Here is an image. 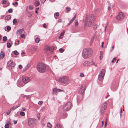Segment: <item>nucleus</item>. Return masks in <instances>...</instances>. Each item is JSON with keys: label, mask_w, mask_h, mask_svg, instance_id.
<instances>
[{"label": "nucleus", "mask_w": 128, "mask_h": 128, "mask_svg": "<svg viewBox=\"0 0 128 128\" xmlns=\"http://www.w3.org/2000/svg\"><path fill=\"white\" fill-rule=\"evenodd\" d=\"M94 20V17L93 15L88 16V15L86 14L85 20L86 25L89 26H92L93 24Z\"/></svg>", "instance_id": "obj_1"}, {"label": "nucleus", "mask_w": 128, "mask_h": 128, "mask_svg": "<svg viewBox=\"0 0 128 128\" xmlns=\"http://www.w3.org/2000/svg\"><path fill=\"white\" fill-rule=\"evenodd\" d=\"M92 54V51L90 48H86L83 49L82 53V57L85 58L90 56Z\"/></svg>", "instance_id": "obj_2"}, {"label": "nucleus", "mask_w": 128, "mask_h": 128, "mask_svg": "<svg viewBox=\"0 0 128 128\" xmlns=\"http://www.w3.org/2000/svg\"><path fill=\"white\" fill-rule=\"evenodd\" d=\"M37 70L40 72H43L45 70L46 66L45 64L42 63H39L37 65Z\"/></svg>", "instance_id": "obj_3"}, {"label": "nucleus", "mask_w": 128, "mask_h": 128, "mask_svg": "<svg viewBox=\"0 0 128 128\" xmlns=\"http://www.w3.org/2000/svg\"><path fill=\"white\" fill-rule=\"evenodd\" d=\"M59 81L61 83L66 84H68L70 82L67 76H63L60 78Z\"/></svg>", "instance_id": "obj_4"}, {"label": "nucleus", "mask_w": 128, "mask_h": 128, "mask_svg": "<svg viewBox=\"0 0 128 128\" xmlns=\"http://www.w3.org/2000/svg\"><path fill=\"white\" fill-rule=\"evenodd\" d=\"M71 106V102H68L64 104L62 109L64 111H67L70 109Z\"/></svg>", "instance_id": "obj_5"}, {"label": "nucleus", "mask_w": 128, "mask_h": 128, "mask_svg": "<svg viewBox=\"0 0 128 128\" xmlns=\"http://www.w3.org/2000/svg\"><path fill=\"white\" fill-rule=\"evenodd\" d=\"M105 73V71L104 70L102 69L100 70L98 76V79L100 80H101L103 79Z\"/></svg>", "instance_id": "obj_6"}, {"label": "nucleus", "mask_w": 128, "mask_h": 128, "mask_svg": "<svg viewBox=\"0 0 128 128\" xmlns=\"http://www.w3.org/2000/svg\"><path fill=\"white\" fill-rule=\"evenodd\" d=\"M36 120L35 119L33 118H30L28 120V125L30 127L34 126Z\"/></svg>", "instance_id": "obj_7"}, {"label": "nucleus", "mask_w": 128, "mask_h": 128, "mask_svg": "<svg viewBox=\"0 0 128 128\" xmlns=\"http://www.w3.org/2000/svg\"><path fill=\"white\" fill-rule=\"evenodd\" d=\"M107 106V104L106 102H105L102 104L100 110V112H101L102 114L104 112Z\"/></svg>", "instance_id": "obj_8"}, {"label": "nucleus", "mask_w": 128, "mask_h": 128, "mask_svg": "<svg viewBox=\"0 0 128 128\" xmlns=\"http://www.w3.org/2000/svg\"><path fill=\"white\" fill-rule=\"evenodd\" d=\"M22 79L23 82L24 84L29 82L30 80V78L25 76H22Z\"/></svg>", "instance_id": "obj_9"}, {"label": "nucleus", "mask_w": 128, "mask_h": 128, "mask_svg": "<svg viewBox=\"0 0 128 128\" xmlns=\"http://www.w3.org/2000/svg\"><path fill=\"white\" fill-rule=\"evenodd\" d=\"M86 90V86L84 85L81 86L80 87L78 90V93L81 94H83Z\"/></svg>", "instance_id": "obj_10"}, {"label": "nucleus", "mask_w": 128, "mask_h": 128, "mask_svg": "<svg viewBox=\"0 0 128 128\" xmlns=\"http://www.w3.org/2000/svg\"><path fill=\"white\" fill-rule=\"evenodd\" d=\"M123 14L122 12H120L117 16L116 17V18L118 20H122L123 18Z\"/></svg>", "instance_id": "obj_11"}, {"label": "nucleus", "mask_w": 128, "mask_h": 128, "mask_svg": "<svg viewBox=\"0 0 128 128\" xmlns=\"http://www.w3.org/2000/svg\"><path fill=\"white\" fill-rule=\"evenodd\" d=\"M25 84L23 82L20 80H18L17 82V85L19 87H21L24 85Z\"/></svg>", "instance_id": "obj_12"}, {"label": "nucleus", "mask_w": 128, "mask_h": 128, "mask_svg": "<svg viewBox=\"0 0 128 128\" xmlns=\"http://www.w3.org/2000/svg\"><path fill=\"white\" fill-rule=\"evenodd\" d=\"M8 66H14L15 65V64L14 63V62L13 60H9L7 63V64Z\"/></svg>", "instance_id": "obj_13"}, {"label": "nucleus", "mask_w": 128, "mask_h": 128, "mask_svg": "<svg viewBox=\"0 0 128 128\" xmlns=\"http://www.w3.org/2000/svg\"><path fill=\"white\" fill-rule=\"evenodd\" d=\"M44 50L46 51L48 50L52 51L53 50L51 47H50L48 46H46L45 47Z\"/></svg>", "instance_id": "obj_14"}, {"label": "nucleus", "mask_w": 128, "mask_h": 128, "mask_svg": "<svg viewBox=\"0 0 128 128\" xmlns=\"http://www.w3.org/2000/svg\"><path fill=\"white\" fill-rule=\"evenodd\" d=\"M83 65L85 66L88 67L90 66V62L87 61L85 62L83 64Z\"/></svg>", "instance_id": "obj_15"}, {"label": "nucleus", "mask_w": 128, "mask_h": 128, "mask_svg": "<svg viewBox=\"0 0 128 128\" xmlns=\"http://www.w3.org/2000/svg\"><path fill=\"white\" fill-rule=\"evenodd\" d=\"M117 88L118 87L117 86L113 85L111 87V89L112 91H114L117 89Z\"/></svg>", "instance_id": "obj_16"}, {"label": "nucleus", "mask_w": 128, "mask_h": 128, "mask_svg": "<svg viewBox=\"0 0 128 128\" xmlns=\"http://www.w3.org/2000/svg\"><path fill=\"white\" fill-rule=\"evenodd\" d=\"M64 33L65 32L64 30L62 31L61 32L60 34V36L59 37V39H62L63 38L64 36Z\"/></svg>", "instance_id": "obj_17"}, {"label": "nucleus", "mask_w": 128, "mask_h": 128, "mask_svg": "<svg viewBox=\"0 0 128 128\" xmlns=\"http://www.w3.org/2000/svg\"><path fill=\"white\" fill-rule=\"evenodd\" d=\"M59 15V13L58 12H56L55 13H54V16L55 18L56 19H57V16H58Z\"/></svg>", "instance_id": "obj_18"}, {"label": "nucleus", "mask_w": 128, "mask_h": 128, "mask_svg": "<svg viewBox=\"0 0 128 128\" xmlns=\"http://www.w3.org/2000/svg\"><path fill=\"white\" fill-rule=\"evenodd\" d=\"M5 56V54L2 51L0 53V56L2 58H3Z\"/></svg>", "instance_id": "obj_19"}, {"label": "nucleus", "mask_w": 128, "mask_h": 128, "mask_svg": "<svg viewBox=\"0 0 128 128\" xmlns=\"http://www.w3.org/2000/svg\"><path fill=\"white\" fill-rule=\"evenodd\" d=\"M24 31V29L23 28H22L21 29H20L18 30L17 31L18 32V33H19V34H20L22 33Z\"/></svg>", "instance_id": "obj_20"}, {"label": "nucleus", "mask_w": 128, "mask_h": 128, "mask_svg": "<svg viewBox=\"0 0 128 128\" xmlns=\"http://www.w3.org/2000/svg\"><path fill=\"white\" fill-rule=\"evenodd\" d=\"M40 5V3L37 0L34 3V5L36 6H37Z\"/></svg>", "instance_id": "obj_21"}, {"label": "nucleus", "mask_w": 128, "mask_h": 128, "mask_svg": "<svg viewBox=\"0 0 128 128\" xmlns=\"http://www.w3.org/2000/svg\"><path fill=\"white\" fill-rule=\"evenodd\" d=\"M55 128H62V127L59 124H58L56 125Z\"/></svg>", "instance_id": "obj_22"}, {"label": "nucleus", "mask_w": 128, "mask_h": 128, "mask_svg": "<svg viewBox=\"0 0 128 128\" xmlns=\"http://www.w3.org/2000/svg\"><path fill=\"white\" fill-rule=\"evenodd\" d=\"M11 111V109H10L7 112H6L5 113V115L6 116L8 115L10 113Z\"/></svg>", "instance_id": "obj_23"}, {"label": "nucleus", "mask_w": 128, "mask_h": 128, "mask_svg": "<svg viewBox=\"0 0 128 128\" xmlns=\"http://www.w3.org/2000/svg\"><path fill=\"white\" fill-rule=\"evenodd\" d=\"M11 18V16L10 15H8L5 17V19L6 20H8Z\"/></svg>", "instance_id": "obj_24"}, {"label": "nucleus", "mask_w": 128, "mask_h": 128, "mask_svg": "<svg viewBox=\"0 0 128 128\" xmlns=\"http://www.w3.org/2000/svg\"><path fill=\"white\" fill-rule=\"evenodd\" d=\"M47 126L49 128H51V127L52 126V124L49 122H48V123Z\"/></svg>", "instance_id": "obj_25"}, {"label": "nucleus", "mask_w": 128, "mask_h": 128, "mask_svg": "<svg viewBox=\"0 0 128 128\" xmlns=\"http://www.w3.org/2000/svg\"><path fill=\"white\" fill-rule=\"evenodd\" d=\"M40 40V38H37L35 39V42L36 43H38Z\"/></svg>", "instance_id": "obj_26"}, {"label": "nucleus", "mask_w": 128, "mask_h": 128, "mask_svg": "<svg viewBox=\"0 0 128 128\" xmlns=\"http://www.w3.org/2000/svg\"><path fill=\"white\" fill-rule=\"evenodd\" d=\"M92 65H94L95 66H97V65L93 61V60H92Z\"/></svg>", "instance_id": "obj_27"}, {"label": "nucleus", "mask_w": 128, "mask_h": 128, "mask_svg": "<svg viewBox=\"0 0 128 128\" xmlns=\"http://www.w3.org/2000/svg\"><path fill=\"white\" fill-rule=\"evenodd\" d=\"M28 8L30 10H32L33 8V6L31 5H30L29 6Z\"/></svg>", "instance_id": "obj_28"}, {"label": "nucleus", "mask_w": 128, "mask_h": 128, "mask_svg": "<svg viewBox=\"0 0 128 128\" xmlns=\"http://www.w3.org/2000/svg\"><path fill=\"white\" fill-rule=\"evenodd\" d=\"M17 22V21L16 18L14 19L13 20V24H16Z\"/></svg>", "instance_id": "obj_29"}, {"label": "nucleus", "mask_w": 128, "mask_h": 128, "mask_svg": "<svg viewBox=\"0 0 128 128\" xmlns=\"http://www.w3.org/2000/svg\"><path fill=\"white\" fill-rule=\"evenodd\" d=\"M29 67V66L28 65H27L25 67V68L24 69V71L26 70Z\"/></svg>", "instance_id": "obj_30"}, {"label": "nucleus", "mask_w": 128, "mask_h": 128, "mask_svg": "<svg viewBox=\"0 0 128 128\" xmlns=\"http://www.w3.org/2000/svg\"><path fill=\"white\" fill-rule=\"evenodd\" d=\"M57 89L56 88H54L53 89V92H54L55 93H56L57 92Z\"/></svg>", "instance_id": "obj_31"}, {"label": "nucleus", "mask_w": 128, "mask_h": 128, "mask_svg": "<svg viewBox=\"0 0 128 128\" xmlns=\"http://www.w3.org/2000/svg\"><path fill=\"white\" fill-rule=\"evenodd\" d=\"M7 46L8 48H10L11 47L10 44L9 42L7 43Z\"/></svg>", "instance_id": "obj_32"}, {"label": "nucleus", "mask_w": 128, "mask_h": 128, "mask_svg": "<svg viewBox=\"0 0 128 128\" xmlns=\"http://www.w3.org/2000/svg\"><path fill=\"white\" fill-rule=\"evenodd\" d=\"M7 38L6 36H4L3 38V40L4 41L6 40Z\"/></svg>", "instance_id": "obj_33"}, {"label": "nucleus", "mask_w": 128, "mask_h": 128, "mask_svg": "<svg viewBox=\"0 0 128 128\" xmlns=\"http://www.w3.org/2000/svg\"><path fill=\"white\" fill-rule=\"evenodd\" d=\"M20 114L22 116H24L25 115V113L24 112H20Z\"/></svg>", "instance_id": "obj_34"}, {"label": "nucleus", "mask_w": 128, "mask_h": 128, "mask_svg": "<svg viewBox=\"0 0 128 128\" xmlns=\"http://www.w3.org/2000/svg\"><path fill=\"white\" fill-rule=\"evenodd\" d=\"M12 9L11 8L9 9L8 10V12L10 13L12 12Z\"/></svg>", "instance_id": "obj_35"}, {"label": "nucleus", "mask_w": 128, "mask_h": 128, "mask_svg": "<svg viewBox=\"0 0 128 128\" xmlns=\"http://www.w3.org/2000/svg\"><path fill=\"white\" fill-rule=\"evenodd\" d=\"M4 127L5 128H8L9 127L8 124H6L4 126Z\"/></svg>", "instance_id": "obj_36"}, {"label": "nucleus", "mask_w": 128, "mask_h": 128, "mask_svg": "<svg viewBox=\"0 0 128 128\" xmlns=\"http://www.w3.org/2000/svg\"><path fill=\"white\" fill-rule=\"evenodd\" d=\"M64 50L62 48H60L59 50V51L60 52H62L64 51Z\"/></svg>", "instance_id": "obj_37"}, {"label": "nucleus", "mask_w": 128, "mask_h": 128, "mask_svg": "<svg viewBox=\"0 0 128 128\" xmlns=\"http://www.w3.org/2000/svg\"><path fill=\"white\" fill-rule=\"evenodd\" d=\"M14 54L15 55H18V52L16 51L15 50L14 51Z\"/></svg>", "instance_id": "obj_38"}, {"label": "nucleus", "mask_w": 128, "mask_h": 128, "mask_svg": "<svg viewBox=\"0 0 128 128\" xmlns=\"http://www.w3.org/2000/svg\"><path fill=\"white\" fill-rule=\"evenodd\" d=\"M66 10L68 12H69L70 10V8L67 7L66 9Z\"/></svg>", "instance_id": "obj_39"}, {"label": "nucleus", "mask_w": 128, "mask_h": 128, "mask_svg": "<svg viewBox=\"0 0 128 128\" xmlns=\"http://www.w3.org/2000/svg\"><path fill=\"white\" fill-rule=\"evenodd\" d=\"M21 38H24L25 37V36L24 34H22L21 35Z\"/></svg>", "instance_id": "obj_40"}, {"label": "nucleus", "mask_w": 128, "mask_h": 128, "mask_svg": "<svg viewBox=\"0 0 128 128\" xmlns=\"http://www.w3.org/2000/svg\"><path fill=\"white\" fill-rule=\"evenodd\" d=\"M80 76L81 77H83L84 76V75L83 73H81L80 74Z\"/></svg>", "instance_id": "obj_41"}, {"label": "nucleus", "mask_w": 128, "mask_h": 128, "mask_svg": "<svg viewBox=\"0 0 128 128\" xmlns=\"http://www.w3.org/2000/svg\"><path fill=\"white\" fill-rule=\"evenodd\" d=\"M42 103H43V102L42 101H40L38 102V104L40 105H41L42 104Z\"/></svg>", "instance_id": "obj_42"}, {"label": "nucleus", "mask_w": 128, "mask_h": 128, "mask_svg": "<svg viewBox=\"0 0 128 128\" xmlns=\"http://www.w3.org/2000/svg\"><path fill=\"white\" fill-rule=\"evenodd\" d=\"M7 30L8 31H10L11 30V28L10 26H8L7 28Z\"/></svg>", "instance_id": "obj_43"}, {"label": "nucleus", "mask_w": 128, "mask_h": 128, "mask_svg": "<svg viewBox=\"0 0 128 128\" xmlns=\"http://www.w3.org/2000/svg\"><path fill=\"white\" fill-rule=\"evenodd\" d=\"M15 4H16L17 5H18V2H15V3H12V5L13 6H15Z\"/></svg>", "instance_id": "obj_44"}, {"label": "nucleus", "mask_w": 128, "mask_h": 128, "mask_svg": "<svg viewBox=\"0 0 128 128\" xmlns=\"http://www.w3.org/2000/svg\"><path fill=\"white\" fill-rule=\"evenodd\" d=\"M6 2L5 0H3L2 1V4H5L6 3Z\"/></svg>", "instance_id": "obj_45"}, {"label": "nucleus", "mask_w": 128, "mask_h": 128, "mask_svg": "<svg viewBox=\"0 0 128 128\" xmlns=\"http://www.w3.org/2000/svg\"><path fill=\"white\" fill-rule=\"evenodd\" d=\"M78 22L77 21L75 23V25L76 26H78Z\"/></svg>", "instance_id": "obj_46"}, {"label": "nucleus", "mask_w": 128, "mask_h": 128, "mask_svg": "<svg viewBox=\"0 0 128 128\" xmlns=\"http://www.w3.org/2000/svg\"><path fill=\"white\" fill-rule=\"evenodd\" d=\"M97 27H98L97 25H95L94 27V30L96 29Z\"/></svg>", "instance_id": "obj_47"}, {"label": "nucleus", "mask_w": 128, "mask_h": 128, "mask_svg": "<svg viewBox=\"0 0 128 128\" xmlns=\"http://www.w3.org/2000/svg\"><path fill=\"white\" fill-rule=\"evenodd\" d=\"M40 114H38V120H39L40 119Z\"/></svg>", "instance_id": "obj_48"}, {"label": "nucleus", "mask_w": 128, "mask_h": 128, "mask_svg": "<svg viewBox=\"0 0 128 128\" xmlns=\"http://www.w3.org/2000/svg\"><path fill=\"white\" fill-rule=\"evenodd\" d=\"M116 60V58H113L112 60V62H114V60Z\"/></svg>", "instance_id": "obj_49"}, {"label": "nucleus", "mask_w": 128, "mask_h": 128, "mask_svg": "<svg viewBox=\"0 0 128 128\" xmlns=\"http://www.w3.org/2000/svg\"><path fill=\"white\" fill-rule=\"evenodd\" d=\"M16 108H15V107L14 106H13V107H12L11 108V109H11V110H12V109L14 110H15V109H16Z\"/></svg>", "instance_id": "obj_50"}, {"label": "nucleus", "mask_w": 128, "mask_h": 128, "mask_svg": "<svg viewBox=\"0 0 128 128\" xmlns=\"http://www.w3.org/2000/svg\"><path fill=\"white\" fill-rule=\"evenodd\" d=\"M43 27L45 28H46V26H47V25L45 24H43Z\"/></svg>", "instance_id": "obj_51"}, {"label": "nucleus", "mask_w": 128, "mask_h": 128, "mask_svg": "<svg viewBox=\"0 0 128 128\" xmlns=\"http://www.w3.org/2000/svg\"><path fill=\"white\" fill-rule=\"evenodd\" d=\"M62 22V20L61 19H59L58 20V22Z\"/></svg>", "instance_id": "obj_52"}, {"label": "nucleus", "mask_w": 128, "mask_h": 128, "mask_svg": "<svg viewBox=\"0 0 128 128\" xmlns=\"http://www.w3.org/2000/svg\"><path fill=\"white\" fill-rule=\"evenodd\" d=\"M18 67L20 69H21L22 68V66L21 65H20L18 66Z\"/></svg>", "instance_id": "obj_53"}, {"label": "nucleus", "mask_w": 128, "mask_h": 128, "mask_svg": "<svg viewBox=\"0 0 128 128\" xmlns=\"http://www.w3.org/2000/svg\"><path fill=\"white\" fill-rule=\"evenodd\" d=\"M74 20V19H73V18H72L71 20L70 21V22L72 23L73 22Z\"/></svg>", "instance_id": "obj_54"}, {"label": "nucleus", "mask_w": 128, "mask_h": 128, "mask_svg": "<svg viewBox=\"0 0 128 128\" xmlns=\"http://www.w3.org/2000/svg\"><path fill=\"white\" fill-rule=\"evenodd\" d=\"M104 44V42H102V45H101V46H102V48H103V47H104L103 44Z\"/></svg>", "instance_id": "obj_55"}, {"label": "nucleus", "mask_w": 128, "mask_h": 128, "mask_svg": "<svg viewBox=\"0 0 128 128\" xmlns=\"http://www.w3.org/2000/svg\"><path fill=\"white\" fill-rule=\"evenodd\" d=\"M108 10H110V9H111V8H110V6H109L108 7Z\"/></svg>", "instance_id": "obj_56"}, {"label": "nucleus", "mask_w": 128, "mask_h": 128, "mask_svg": "<svg viewBox=\"0 0 128 128\" xmlns=\"http://www.w3.org/2000/svg\"><path fill=\"white\" fill-rule=\"evenodd\" d=\"M17 123V122L16 121L14 120V124H16Z\"/></svg>", "instance_id": "obj_57"}, {"label": "nucleus", "mask_w": 128, "mask_h": 128, "mask_svg": "<svg viewBox=\"0 0 128 128\" xmlns=\"http://www.w3.org/2000/svg\"><path fill=\"white\" fill-rule=\"evenodd\" d=\"M102 51H101L100 52V55H101V56H102Z\"/></svg>", "instance_id": "obj_58"}, {"label": "nucleus", "mask_w": 128, "mask_h": 128, "mask_svg": "<svg viewBox=\"0 0 128 128\" xmlns=\"http://www.w3.org/2000/svg\"><path fill=\"white\" fill-rule=\"evenodd\" d=\"M76 16V14L74 15L73 18L74 20H75Z\"/></svg>", "instance_id": "obj_59"}, {"label": "nucleus", "mask_w": 128, "mask_h": 128, "mask_svg": "<svg viewBox=\"0 0 128 128\" xmlns=\"http://www.w3.org/2000/svg\"><path fill=\"white\" fill-rule=\"evenodd\" d=\"M22 110L23 111H25L26 110V108H22Z\"/></svg>", "instance_id": "obj_60"}, {"label": "nucleus", "mask_w": 128, "mask_h": 128, "mask_svg": "<svg viewBox=\"0 0 128 128\" xmlns=\"http://www.w3.org/2000/svg\"><path fill=\"white\" fill-rule=\"evenodd\" d=\"M122 108L120 112V115H121V114L122 113Z\"/></svg>", "instance_id": "obj_61"}, {"label": "nucleus", "mask_w": 128, "mask_h": 128, "mask_svg": "<svg viewBox=\"0 0 128 128\" xmlns=\"http://www.w3.org/2000/svg\"><path fill=\"white\" fill-rule=\"evenodd\" d=\"M17 42H18V44H17L16 42H15V44H19V40H18L17 41Z\"/></svg>", "instance_id": "obj_62"}, {"label": "nucleus", "mask_w": 128, "mask_h": 128, "mask_svg": "<svg viewBox=\"0 0 128 128\" xmlns=\"http://www.w3.org/2000/svg\"><path fill=\"white\" fill-rule=\"evenodd\" d=\"M58 91L59 92H60V91H63V90L61 89H58Z\"/></svg>", "instance_id": "obj_63"}, {"label": "nucleus", "mask_w": 128, "mask_h": 128, "mask_svg": "<svg viewBox=\"0 0 128 128\" xmlns=\"http://www.w3.org/2000/svg\"><path fill=\"white\" fill-rule=\"evenodd\" d=\"M102 56H101V55H100V60L102 59V58H101L102 57Z\"/></svg>", "instance_id": "obj_64"}]
</instances>
